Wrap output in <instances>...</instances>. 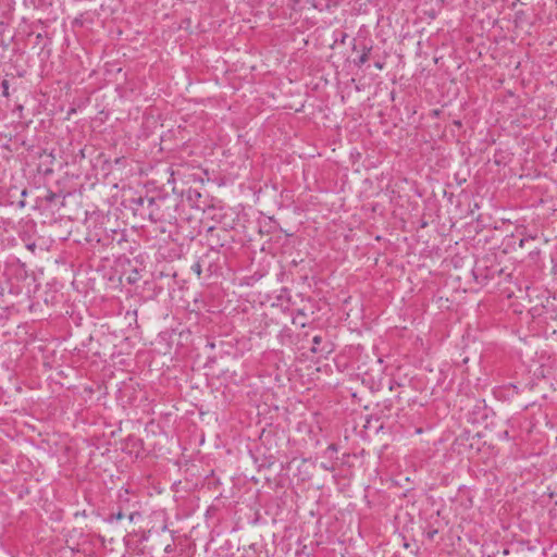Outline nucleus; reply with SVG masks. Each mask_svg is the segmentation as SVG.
Here are the masks:
<instances>
[{
	"label": "nucleus",
	"mask_w": 557,
	"mask_h": 557,
	"mask_svg": "<svg viewBox=\"0 0 557 557\" xmlns=\"http://www.w3.org/2000/svg\"><path fill=\"white\" fill-rule=\"evenodd\" d=\"M133 519H134V513H131L129 515V520L133 521Z\"/></svg>",
	"instance_id": "4"
},
{
	"label": "nucleus",
	"mask_w": 557,
	"mask_h": 557,
	"mask_svg": "<svg viewBox=\"0 0 557 557\" xmlns=\"http://www.w3.org/2000/svg\"><path fill=\"white\" fill-rule=\"evenodd\" d=\"M115 518H116L117 520H121V519L123 518V515H122L121 512H119V513H116Z\"/></svg>",
	"instance_id": "3"
},
{
	"label": "nucleus",
	"mask_w": 557,
	"mask_h": 557,
	"mask_svg": "<svg viewBox=\"0 0 557 557\" xmlns=\"http://www.w3.org/2000/svg\"><path fill=\"white\" fill-rule=\"evenodd\" d=\"M313 470V463L306 459H293L287 467V471L299 480H307L310 478Z\"/></svg>",
	"instance_id": "1"
},
{
	"label": "nucleus",
	"mask_w": 557,
	"mask_h": 557,
	"mask_svg": "<svg viewBox=\"0 0 557 557\" xmlns=\"http://www.w3.org/2000/svg\"><path fill=\"white\" fill-rule=\"evenodd\" d=\"M2 86H3V88H4V94L7 95V90H8V83L4 81V82L2 83Z\"/></svg>",
	"instance_id": "2"
}]
</instances>
